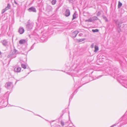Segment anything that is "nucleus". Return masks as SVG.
Listing matches in <instances>:
<instances>
[{
	"label": "nucleus",
	"instance_id": "nucleus-4",
	"mask_svg": "<svg viewBox=\"0 0 127 127\" xmlns=\"http://www.w3.org/2000/svg\"><path fill=\"white\" fill-rule=\"evenodd\" d=\"M79 33V32L76 31L72 32L71 34V36L72 38H74L76 37L77 35Z\"/></svg>",
	"mask_w": 127,
	"mask_h": 127
},
{
	"label": "nucleus",
	"instance_id": "nucleus-20",
	"mask_svg": "<svg viewBox=\"0 0 127 127\" xmlns=\"http://www.w3.org/2000/svg\"><path fill=\"white\" fill-rule=\"evenodd\" d=\"M102 17H103V19L105 20L107 22L108 21V20L107 19L104 15H103Z\"/></svg>",
	"mask_w": 127,
	"mask_h": 127
},
{
	"label": "nucleus",
	"instance_id": "nucleus-17",
	"mask_svg": "<svg viewBox=\"0 0 127 127\" xmlns=\"http://www.w3.org/2000/svg\"><path fill=\"white\" fill-rule=\"evenodd\" d=\"M56 0H53L52 1L51 3L53 5H54L56 4Z\"/></svg>",
	"mask_w": 127,
	"mask_h": 127
},
{
	"label": "nucleus",
	"instance_id": "nucleus-12",
	"mask_svg": "<svg viewBox=\"0 0 127 127\" xmlns=\"http://www.w3.org/2000/svg\"><path fill=\"white\" fill-rule=\"evenodd\" d=\"M86 22H92L93 21L92 17L86 20H85Z\"/></svg>",
	"mask_w": 127,
	"mask_h": 127
},
{
	"label": "nucleus",
	"instance_id": "nucleus-34",
	"mask_svg": "<svg viewBox=\"0 0 127 127\" xmlns=\"http://www.w3.org/2000/svg\"><path fill=\"white\" fill-rule=\"evenodd\" d=\"M69 0L70 1H72V0Z\"/></svg>",
	"mask_w": 127,
	"mask_h": 127
},
{
	"label": "nucleus",
	"instance_id": "nucleus-32",
	"mask_svg": "<svg viewBox=\"0 0 127 127\" xmlns=\"http://www.w3.org/2000/svg\"><path fill=\"white\" fill-rule=\"evenodd\" d=\"M71 99L70 98L69 99V102H70V101L71 100V99H72V97H73V96H71Z\"/></svg>",
	"mask_w": 127,
	"mask_h": 127
},
{
	"label": "nucleus",
	"instance_id": "nucleus-33",
	"mask_svg": "<svg viewBox=\"0 0 127 127\" xmlns=\"http://www.w3.org/2000/svg\"><path fill=\"white\" fill-rule=\"evenodd\" d=\"M116 124H114L112 125L111 126L112 127H114L115 126H116Z\"/></svg>",
	"mask_w": 127,
	"mask_h": 127
},
{
	"label": "nucleus",
	"instance_id": "nucleus-2",
	"mask_svg": "<svg viewBox=\"0 0 127 127\" xmlns=\"http://www.w3.org/2000/svg\"><path fill=\"white\" fill-rule=\"evenodd\" d=\"M33 25V24L32 23H30V21L28 20L26 25V29L28 31H30L32 29Z\"/></svg>",
	"mask_w": 127,
	"mask_h": 127
},
{
	"label": "nucleus",
	"instance_id": "nucleus-25",
	"mask_svg": "<svg viewBox=\"0 0 127 127\" xmlns=\"http://www.w3.org/2000/svg\"><path fill=\"white\" fill-rule=\"evenodd\" d=\"M34 44H33L32 46L31 47V49L29 50V51H30V50H31V49H32L34 48Z\"/></svg>",
	"mask_w": 127,
	"mask_h": 127
},
{
	"label": "nucleus",
	"instance_id": "nucleus-29",
	"mask_svg": "<svg viewBox=\"0 0 127 127\" xmlns=\"http://www.w3.org/2000/svg\"><path fill=\"white\" fill-rule=\"evenodd\" d=\"M83 35V34L82 33H81L79 34V36H81Z\"/></svg>",
	"mask_w": 127,
	"mask_h": 127
},
{
	"label": "nucleus",
	"instance_id": "nucleus-5",
	"mask_svg": "<svg viewBox=\"0 0 127 127\" xmlns=\"http://www.w3.org/2000/svg\"><path fill=\"white\" fill-rule=\"evenodd\" d=\"M21 68L17 66L14 69V71L15 72L17 73L19 72H20Z\"/></svg>",
	"mask_w": 127,
	"mask_h": 127
},
{
	"label": "nucleus",
	"instance_id": "nucleus-30",
	"mask_svg": "<svg viewBox=\"0 0 127 127\" xmlns=\"http://www.w3.org/2000/svg\"><path fill=\"white\" fill-rule=\"evenodd\" d=\"M77 89L76 90V91H75L74 92V93H73V95H72V96H73V95H74V93H76L77 92Z\"/></svg>",
	"mask_w": 127,
	"mask_h": 127
},
{
	"label": "nucleus",
	"instance_id": "nucleus-6",
	"mask_svg": "<svg viewBox=\"0 0 127 127\" xmlns=\"http://www.w3.org/2000/svg\"><path fill=\"white\" fill-rule=\"evenodd\" d=\"M28 10L30 12H36V10L35 8L33 7H32L29 8L28 9Z\"/></svg>",
	"mask_w": 127,
	"mask_h": 127
},
{
	"label": "nucleus",
	"instance_id": "nucleus-9",
	"mask_svg": "<svg viewBox=\"0 0 127 127\" xmlns=\"http://www.w3.org/2000/svg\"><path fill=\"white\" fill-rule=\"evenodd\" d=\"M24 32V30L23 28L20 27L19 28L18 32L20 34H23Z\"/></svg>",
	"mask_w": 127,
	"mask_h": 127
},
{
	"label": "nucleus",
	"instance_id": "nucleus-7",
	"mask_svg": "<svg viewBox=\"0 0 127 127\" xmlns=\"http://www.w3.org/2000/svg\"><path fill=\"white\" fill-rule=\"evenodd\" d=\"M70 14V10L68 9H66L65 12V15L66 17L69 16Z\"/></svg>",
	"mask_w": 127,
	"mask_h": 127
},
{
	"label": "nucleus",
	"instance_id": "nucleus-15",
	"mask_svg": "<svg viewBox=\"0 0 127 127\" xmlns=\"http://www.w3.org/2000/svg\"><path fill=\"white\" fill-rule=\"evenodd\" d=\"M10 4H9V3H8L7 4V6L5 8V9H6L7 10H8L10 8Z\"/></svg>",
	"mask_w": 127,
	"mask_h": 127
},
{
	"label": "nucleus",
	"instance_id": "nucleus-3",
	"mask_svg": "<svg viewBox=\"0 0 127 127\" xmlns=\"http://www.w3.org/2000/svg\"><path fill=\"white\" fill-rule=\"evenodd\" d=\"M5 87L8 89H10L13 87V83L9 82H7L5 85Z\"/></svg>",
	"mask_w": 127,
	"mask_h": 127
},
{
	"label": "nucleus",
	"instance_id": "nucleus-28",
	"mask_svg": "<svg viewBox=\"0 0 127 127\" xmlns=\"http://www.w3.org/2000/svg\"><path fill=\"white\" fill-rule=\"evenodd\" d=\"M60 126L59 125L53 126L52 127H60Z\"/></svg>",
	"mask_w": 127,
	"mask_h": 127
},
{
	"label": "nucleus",
	"instance_id": "nucleus-27",
	"mask_svg": "<svg viewBox=\"0 0 127 127\" xmlns=\"http://www.w3.org/2000/svg\"><path fill=\"white\" fill-rule=\"evenodd\" d=\"M94 44L93 43L91 45V47L92 48H94Z\"/></svg>",
	"mask_w": 127,
	"mask_h": 127
},
{
	"label": "nucleus",
	"instance_id": "nucleus-16",
	"mask_svg": "<svg viewBox=\"0 0 127 127\" xmlns=\"http://www.w3.org/2000/svg\"><path fill=\"white\" fill-rule=\"evenodd\" d=\"M76 14L75 13H74L73 15V18L72 20H74L76 18Z\"/></svg>",
	"mask_w": 127,
	"mask_h": 127
},
{
	"label": "nucleus",
	"instance_id": "nucleus-37",
	"mask_svg": "<svg viewBox=\"0 0 127 127\" xmlns=\"http://www.w3.org/2000/svg\"><path fill=\"white\" fill-rule=\"evenodd\" d=\"M110 127H112L111 126Z\"/></svg>",
	"mask_w": 127,
	"mask_h": 127
},
{
	"label": "nucleus",
	"instance_id": "nucleus-36",
	"mask_svg": "<svg viewBox=\"0 0 127 127\" xmlns=\"http://www.w3.org/2000/svg\"><path fill=\"white\" fill-rule=\"evenodd\" d=\"M120 26V27H121V25Z\"/></svg>",
	"mask_w": 127,
	"mask_h": 127
},
{
	"label": "nucleus",
	"instance_id": "nucleus-18",
	"mask_svg": "<svg viewBox=\"0 0 127 127\" xmlns=\"http://www.w3.org/2000/svg\"><path fill=\"white\" fill-rule=\"evenodd\" d=\"M21 66L23 68H24V69H26L27 67L26 65L23 64H21Z\"/></svg>",
	"mask_w": 127,
	"mask_h": 127
},
{
	"label": "nucleus",
	"instance_id": "nucleus-19",
	"mask_svg": "<svg viewBox=\"0 0 127 127\" xmlns=\"http://www.w3.org/2000/svg\"><path fill=\"white\" fill-rule=\"evenodd\" d=\"M92 31L94 32H98L99 31V30L97 29L95 30L93 29L92 30Z\"/></svg>",
	"mask_w": 127,
	"mask_h": 127
},
{
	"label": "nucleus",
	"instance_id": "nucleus-35",
	"mask_svg": "<svg viewBox=\"0 0 127 127\" xmlns=\"http://www.w3.org/2000/svg\"><path fill=\"white\" fill-rule=\"evenodd\" d=\"M29 73H28V74H29Z\"/></svg>",
	"mask_w": 127,
	"mask_h": 127
},
{
	"label": "nucleus",
	"instance_id": "nucleus-31",
	"mask_svg": "<svg viewBox=\"0 0 127 127\" xmlns=\"http://www.w3.org/2000/svg\"><path fill=\"white\" fill-rule=\"evenodd\" d=\"M14 3L15 4H16V5H18V4L17 3V2L15 0H14Z\"/></svg>",
	"mask_w": 127,
	"mask_h": 127
},
{
	"label": "nucleus",
	"instance_id": "nucleus-11",
	"mask_svg": "<svg viewBox=\"0 0 127 127\" xmlns=\"http://www.w3.org/2000/svg\"><path fill=\"white\" fill-rule=\"evenodd\" d=\"M95 49L94 52H97L99 50V48H98V47L96 45H95Z\"/></svg>",
	"mask_w": 127,
	"mask_h": 127
},
{
	"label": "nucleus",
	"instance_id": "nucleus-10",
	"mask_svg": "<svg viewBox=\"0 0 127 127\" xmlns=\"http://www.w3.org/2000/svg\"><path fill=\"white\" fill-rule=\"evenodd\" d=\"M26 42V40L25 39H21L19 41V43L20 44H23L25 43Z\"/></svg>",
	"mask_w": 127,
	"mask_h": 127
},
{
	"label": "nucleus",
	"instance_id": "nucleus-13",
	"mask_svg": "<svg viewBox=\"0 0 127 127\" xmlns=\"http://www.w3.org/2000/svg\"><path fill=\"white\" fill-rule=\"evenodd\" d=\"M92 18L93 21L95 20H97L98 19V18L96 16H94Z\"/></svg>",
	"mask_w": 127,
	"mask_h": 127
},
{
	"label": "nucleus",
	"instance_id": "nucleus-26",
	"mask_svg": "<svg viewBox=\"0 0 127 127\" xmlns=\"http://www.w3.org/2000/svg\"><path fill=\"white\" fill-rule=\"evenodd\" d=\"M61 124L63 126L64 125V122L62 121H61Z\"/></svg>",
	"mask_w": 127,
	"mask_h": 127
},
{
	"label": "nucleus",
	"instance_id": "nucleus-8",
	"mask_svg": "<svg viewBox=\"0 0 127 127\" xmlns=\"http://www.w3.org/2000/svg\"><path fill=\"white\" fill-rule=\"evenodd\" d=\"M3 45L5 46H8V42L6 40H4L2 41Z\"/></svg>",
	"mask_w": 127,
	"mask_h": 127
},
{
	"label": "nucleus",
	"instance_id": "nucleus-1",
	"mask_svg": "<svg viewBox=\"0 0 127 127\" xmlns=\"http://www.w3.org/2000/svg\"><path fill=\"white\" fill-rule=\"evenodd\" d=\"M18 53L17 51L14 49L11 51L9 54L8 55L7 57L11 59L15 58L16 57V55Z\"/></svg>",
	"mask_w": 127,
	"mask_h": 127
},
{
	"label": "nucleus",
	"instance_id": "nucleus-14",
	"mask_svg": "<svg viewBox=\"0 0 127 127\" xmlns=\"http://www.w3.org/2000/svg\"><path fill=\"white\" fill-rule=\"evenodd\" d=\"M122 3L120 1L118 2V7L119 8H120L122 5Z\"/></svg>",
	"mask_w": 127,
	"mask_h": 127
},
{
	"label": "nucleus",
	"instance_id": "nucleus-21",
	"mask_svg": "<svg viewBox=\"0 0 127 127\" xmlns=\"http://www.w3.org/2000/svg\"><path fill=\"white\" fill-rule=\"evenodd\" d=\"M101 11H99L97 13L96 15L97 16H98L101 14Z\"/></svg>",
	"mask_w": 127,
	"mask_h": 127
},
{
	"label": "nucleus",
	"instance_id": "nucleus-24",
	"mask_svg": "<svg viewBox=\"0 0 127 127\" xmlns=\"http://www.w3.org/2000/svg\"><path fill=\"white\" fill-rule=\"evenodd\" d=\"M8 96L9 94H8L7 93V92L6 93V94L4 95V96H6V98Z\"/></svg>",
	"mask_w": 127,
	"mask_h": 127
},
{
	"label": "nucleus",
	"instance_id": "nucleus-22",
	"mask_svg": "<svg viewBox=\"0 0 127 127\" xmlns=\"http://www.w3.org/2000/svg\"><path fill=\"white\" fill-rule=\"evenodd\" d=\"M7 10L6 9H5V8L4 9H2L1 11V14H3Z\"/></svg>",
	"mask_w": 127,
	"mask_h": 127
},
{
	"label": "nucleus",
	"instance_id": "nucleus-23",
	"mask_svg": "<svg viewBox=\"0 0 127 127\" xmlns=\"http://www.w3.org/2000/svg\"><path fill=\"white\" fill-rule=\"evenodd\" d=\"M85 39V38L81 39L78 40V42H82V41H84Z\"/></svg>",
	"mask_w": 127,
	"mask_h": 127
}]
</instances>
